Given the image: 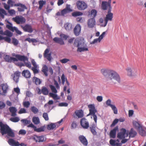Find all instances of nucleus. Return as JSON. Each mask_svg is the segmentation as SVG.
<instances>
[{
  "instance_id": "15",
  "label": "nucleus",
  "mask_w": 146,
  "mask_h": 146,
  "mask_svg": "<svg viewBox=\"0 0 146 146\" xmlns=\"http://www.w3.org/2000/svg\"><path fill=\"white\" fill-rule=\"evenodd\" d=\"M132 123L133 127L137 130L143 126L140 122L138 120H133Z\"/></svg>"
},
{
  "instance_id": "57",
  "label": "nucleus",
  "mask_w": 146,
  "mask_h": 146,
  "mask_svg": "<svg viewBox=\"0 0 146 146\" xmlns=\"http://www.w3.org/2000/svg\"><path fill=\"white\" fill-rule=\"evenodd\" d=\"M42 117L45 120L48 121V120L49 118L48 114L46 113H44L43 114Z\"/></svg>"
},
{
  "instance_id": "6",
  "label": "nucleus",
  "mask_w": 146,
  "mask_h": 146,
  "mask_svg": "<svg viewBox=\"0 0 146 146\" xmlns=\"http://www.w3.org/2000/svg\"><path fill=\"white\" fill-rule=\"evenodd\" d=\"M111 11H108V14L106 15V17L104 18V24L102 25L103 27H105L106 26L108 21H112L113 14L111 12Z\"/></svg>"
},
{
  "instance_id": "25",
  "label": "nucleus",
  "mask_w": 146,
  "mask_h": 146,
  "mask_svg": "<svg viewBox=\"0 0 146 146\" xmlns=\"http://www.w3.org/2000/svg\"><path fill=\"white\" fill-rule=\"evenodd\" d=\"M0 86L2 88L3 91L2 94L3 95H5L7 92V91L8 89V86L6 83L2 84L0 85Z\"/></svg>"
},
{
  "instance_id": "35",
  "label": "nucleus",
  "mask_w": 146,
  "mask_h": 146,
  "mask_svg": "<svg viewBox=\"0 0 146 146\" xmlns=\"http://www.w3.org/2000/svg\"><path fill=\"white\" fill-rule=\"evenodd\" d=\"M32 121L36 125L38 124L40 122L39 118L37 117H33V118Z\"/></svg>"
},
{
  "instance_id": "56",
  "label": "nucleus",
  "mask_w": 146,
  "mask_h": 146,
  "mask_svg": "<svg viewBox=\"0 0 146 146\" xmlns=\"http://www.w3.org/2000/svg\"><path fill=\"white\" fill-rule=\"evenodd\" d=\"M106 104L107 105L110 107H111L113 104H111V101L110 99L108 100L106 102Z\"/></svg>"
},
{
  "instance_id": "41",
  "label": "nucleus",
  "mask_w": 146,
  "mask_h": 146,
  "mask_svg": "<svg viewBox=\"0 0 146 146\" xmlns=\"http://www.w3.org/2000/svg\"><path fill=\"white\" fill-rule=\"evenodd\" d=\"M4 39L5 41L8 42L9 43L10 42L11 39L10 37L6 36L3 37L1 35H0V40Z\"/></svg>"
},
{
  "instance_id": "33",
  "label": "nucleus",
  "mask_w": 146,
  "mask_h": 146,
  "mask_svg": "<svg viewBox=\"0 0 146 146\" xmlns=\"http://www.w3.org/2000/svg\"><path fill=\"white\" fill-rule=\"evenodd\" d=\"M56 94V93H49V95L54 100H58L60 99V98L59 96H58Z\"/></svg>"
},
{
  "instance_id": "11",
  "label": "nucleus",
  "mask_w": 146,
  "mask_h": 146,
  "mask_svg": "<svg viewBox=\"0 0 146 146\" xmlns=\"http://www.w3.org/2000/svg\"><path fill=\"white\" fill-rule=\"evenodd\" d=\"M33 139L36 142H42L45 141L46 140V137L45 136L41 135L38 136L35 135L33 137Z\"/></svg>"
},
{
  "instance_id": "5",
  "label": "nucleus",
  "mask_w": 146,
  "mask_h": 146,
  "mask_svg": "<svg viewBox=\"0 0 146 146\" xmlns=\"http://www.w3.org/2000/svg\"><path fill=\"white\" fill-rule=\"evenodd\" d=\"M12 55L13 56L17 57L18 59V60L23 61L25 65L27 67L29 68H31V64L30 62H28V59L26 56L16 54L14 53H12Z\"/></svg>"
},
{
  "instance_id": "32",
  "label": "nucleus",
  "mask_w": 146,
  "mask_h": 146,
  "mask_svg": "<svg viewBox=\"0 0 146 146\" xmlns=\"http://www.w3.org/2000/svg\"><path fill=\"white\" fill-rule=\"evenodd\" d=\"M22 75L27 78H29L31 77V74L30 72L27 70H25L22 72Z\"/></svg>"
},
{
  "instance_id": "17",
  "label": "nucleus",
  "mask_w": 146,
  "mask_h": 146,
  "mask_svg": "<svg viewBox=\"0 0 146 146\" xmlns=\"http://www.w3.org/2000/svg\"><path fill=\"white\" fill-rule=\"evenodd\" d=\"M22 27L23 30L29 33H31L33 31V29L31 25L26 24L24 26H22Z\"/></svg>"
},
{
  "instance_id": "38",
  "label": "nucleus",
  "mask_w": 146,
  "mask_h": 146,
  "mask_svg": "<svg viewBox=\"0 0 146 146\" xmlns=\"http://www.w3.org/2000/svg\"><path fill=\"white\" fill-rule=\"evenodd\" d=\"M6 15V13L5 11L3 9H0V18H3L4 15Z\"/></svg>"
},
{
  "instance_id": "9",
  "label": "nucleus",
  "mask_w": 146,
  "mask_h": 146,
  "mask_svg": "<svg viewBox=\"0 0 146 146\" xmlns=\"http://www.w3.org/2000/svg\"><path fill=\"white\" fill-rule=\"evenodd\" d=\"M76 4L78 9L80 10H84L87 7L86 4L83 1H78Z\"/></svg>"
},
{
  "instance_id": "42",
  "label": "nucleus",
  "mask_w": 146,
  "mask_h": 146,
  "mask_svg": "<svg viewBox=\"0 0 146 146\" xmlns=\"http://www.w3.org/2000/svg\"><path fill=\"white\" fill-rule=\"evenodd\" d=\"M48 70V67L45 65H44L42 68V71L43 72H44L45 75L47 76L48 75V74L47 73V72Z\"/></svg>"
},
{
  "instance_id": "1",
  "label": "nucleus",
  "mask_w": 146,
  "mask_h": 146,
  "mask_svg": "<svg viewBox=\"0 0 146 146\" xmlns=\"http://www.w3.org/2000/svg\"><path fill=\"white\" fill-rule=\"evenodd\" d=\"M101 72L108 83L115 84L116 82H120V76L115 71L108 69H102L101 70Z\"/></svg>"
},
{
  "instance_id": "7",
  "label": "nucleus",
  "mask_w": 146,
  "mask_h": 146,
  "mask_svg": "<svg viewBox=\"0 0 146 146\" xmlns=\"http://www.w3.org/2000/svg\"><path fill=\"white\" fill-rule=\"evenodd\" d=\"M128 136V131H126L125 129L122 128L121 130V132L119 133L117 135L118 138L122 139L127 137Z\"/></svg>"
},
{
  "instance_id": "40",
  "label": "nucleus",
  "mask_w": 146,
  "mask_h": 146,
  "mask_svg": "<svg viewBox=\"0 0 146 146\" xmlns=\"http://www.w3.org/2000/svg\"><path fill=\"white\" fill-rule=\"evenodd\" d=\"M97 11L95 9H92L90 11V15L93 17V18H94L97 15Z\"/></svg>"
},
{
  "instance_id": "29",
  "label": "nucleus",
  "mask_w": 146,
  "mask_h": 146,
  "mask_svg": "<svg viewBox=\"0 0 146 146\" xmlns=\"http://www.w3.org/2000/svg\"><path fill=\"white\" fill-rule=\"evenodd\" d=\"M118 129V127H116L110 131V136L111 137L114 138L115 137L116 131Z\"/></svg>"
},
{
  "instance_id": "31",
  "label": "nucleus",
  "mask_w": 146,
  "mask_h": 146,
  "mask_svg": "<svg viewBox=\"0 0 146 146\" xmlns=\"http://www.w3.org/2000/svg\"><path fill=\"white\" fill-rule=\"evenodd\" d=\"M53 40L55 42L58 43L61 45H63L64 44V42L61 38L55 37L53 38Z\"/></svg>"
},
{
  "instance_id": "16",
  "label": "nucleus",
  "mask_w": 146,
  "mask_h": 146,
  "mask_svg": "<svg viewBox=\"0 0 146 146\" xmlns=\"http://www.w3.org/2000/svg\"><path fill=\"white\" fill-rule=\"evenodd\" d=\"M82 126L84 128L87 129L89 127V124L87 120L85 118H82L80 121Z\"/></svg>"
},
{
  "instance_id": "61",
  "label": "nucleus",
  "mask_w": 146,
  "mask_h": 146,
  "mask_svg": "<svg viewBox=\"0 0 146 146\" xmlns=\"http://www.w3.org/2000/svg\"><path fill=\"white\" fill-rule=\"evenodd\" d=\"M60 36L61 38H62L64 40H66L68 38V36L63 34H61L60 35Z\"/></svg>"
},
{
  "instance_id": "21",
  "label": "nucleus",
  "mask_w": 146,
  "mask_h": 146,
  "mask_svg": "<svg viewBox=\"0 0 146 146\" xmlns=\"http://www.w3.org/2000/svg\"><path fill=\"white\" fill-rule=\"evenodd\" d=\"M20 72L18 71L16 72L12 75L13 80L17 83L19 81V79L20 75Z\"/></svg>"
},
{
  "instance_id": "34",
  "label": "nucleus",
  "mask_w": 146,
  "mask_h": 146,
  "mask_svg": "<svg viewBox=\"0 0 146 146\" xmlns=\"http://www.w3.org/2000/svg\"><path fill=\"white\" fill-rule=\"evenodd\" d=\"M64 27L66 30L69 31L72 29V25L70 23H66L65 24Z\"/></svg>"
},
{
  "instance_id": "59",
  "label": "nucleus",
  "mask_w": 146,
  "mask_h": 146,
  "mask_svg": "<svg viewBox=\"0 0 146 146\" xmlns=\"http://www.w3.org/2000/svg\"><path fill=\"white\" fill-rule=\"evenodd\" d=\"M14 2L12 0H8L7 3L10 6L13 7L14 6Z\"/></svg>"
},
{
  "instance_id": "58",
  "label": "nucleus",
  "mask_w": 146,
  "mask_h": 146,
  "mask_svg": "<svg viewBox=\"0 0 146 146\" xmlns=\"http://www.w3.org/2000/svg\"><path fill=\"white\" fill-rule=\"evenodd\" d=\"M23 105L25 107L28 108L30 105V103L28 101L24 102L23 103Z\"/></svg>"
},
{
  "instance_id": "24",
  "label": "nucleus",
  "mask_w": 146,
  "mask_h": 146,
  "mask_svg": "<svg viewBox=\"0 0 146 146\" xmlns=\"http://www.w3.org/2000/svg\"><path fill=\"white\" fill-rule=\"evenodd\" d=\"M137 132L133 128L131 129L128 132V135L129 138H133L135 137L137 135Z\"/></svg>"
},
{
  "instance_id": "43",
  "label": "nucleus",
  "mask_w": 146,
  "mask_h": 146,
  "mask_svg": "<svg viewBox=\"0 0 146 146\" xmlns=\"http://www.w3.org/2000/svg\"><path fill=\"white\" fill-rule=\"evenodd\" d=\"M38 3L39 5V9H42L43 5L46 4V1H45L40 0L39 1Z\"/></svg>"
},
{
  "instance_id": "64",
  "label": "nucleus",
  "mask_w": 146,
  "mask_h": 146,
  "mask_svg": "<svg viewBox=\"0 0 146 146\" xmlns=\"http://www.w3.org/2000/svg\"><path fill=\"white\" fill-rule=\"evenodd\" d=\"M76 20L77 21L80 22L81 23H82L84 21V18L81 17H78L76 18Z\"/></svg>"
},
{
  "instance_id": "51",
  "label": "nucleus",
  "mask_w": 146,
  "mask_h": 146,
  "mask_svg": "<svg viewBox=\"0 0 146 146\" xmlns=\"http://www.w3.org/2000/svg\"><path fill=\"white\" fill-rule=\"evenodd\" d=\"M70 84L69 82H68V81L66 80V84L64 87L63 90L64 91H66L67 88H70Z\"/></svg>"
},
{
  "instance_id": "2",
  "label": "nucleus",
  "mask_w": 146,
  "mask_h": 146,
  "mask_svg": "<svg viewBox=\"0 0 146 146\" xmlns=\"http://www.w3.org/2000/svg\"><path fill=\"white\" fill-rule=\"evenodd\" d=\"M74 44L78 48L77 51L78 52H81L88 50V47L84 39H76L74 41Z\"/></svg>"
},
{
  "instance_id": "62",
  "label": "nucleus",
  "mask_w": 146,
  "mask_h": 146,
  "mask_svg": "<svg viewBox=\"0 0 146 146\" xmlns=\"http://www.w3.org/2000/svg\"><path fill=\"white\" fill-rule=\"evenodd\" d=\"M53 103V101L52 100H49L47 104H46L44 105V107L45 108H46L47 107H49V105L52 104Z\"/></svg>"
},
{
  "instance_id": "50",
  "label": "nucleus",
  "mask_w": 146,
  "mask_h": 146,
  "mask_svg": "<svg viewBox=\"0 0 146 146\" xmlns=\"http://www.w3.org/2000/svg\"><path fill=\"white\" fill-rule=\"evenodd\" d=\"M11 121L14 122H18L20 120L19 118L18 117H11L10 119Z\"/></svg>"
},
{
  "instance_id": "44",
  "label": "nucleus",
  "mask_w": 146,
  "mask_h": 146,
  "mask_svg": "<svg viewBox=\"0 0 146 146\" xmlns=\"http://www.w3.org/2000/svg\"><path fill=\"white\" fill-rule=\"evenodd\" d=\"M42 92L44 95H47L48 93V89L45 87H43L42 89Z\"/></svg>"
},
{
  "instance_id": "3",
  "label": "nucleus",
  "mask_w": 146,
  "mask_h": 146,
  "mask_svg": "<svg viewBox=\"0 0 146 146\" xmlns=\"http://www.w3.org/2000/svg\"><path fill=\"white\" fill-rule=\"evenodd\" d=\"M88 107L89 108L90 112L89 115H92L91 118H93L95 123V124H92V125H90V128H95L97 122V116L95 113L97 112V110L96 109L95 105L94 104H89L88 105Z\"/></svg>"
},
{
  "instance_id": "55",
  "label": "nucleus",
  "mask_w": 146,
  "mask_h": 146,
  "mask_svg": "<svg viewBox=\"0 0 146 146\" xmlns=\"http://www.w3.org/2000/svg\"><path fill=\"white\" fill-rule=\"evenodd\" d=\"M60 62L62 63L65 64L68 62L70 61V60L68 59L64 58L60 60Z\"/></svg>"
},
{
  "instance_id": "49",
  "label": "nucleus",
  "mask_w": 146,
  "mask_h": 146,
  "mask_svg": "<svg viewBox=\"0 0 146 146\" xmlns=\"http://www.w3.org/2000/svg\"><path fill=\"white\" fill-rule=\"evenodd\" d=\"M61 78L62 80V82L63 85L64 84L65 81L66 82V80L68 81L67 78L65 77L64 74H63L62 75Z\"/></svg>"
},
{
  "instance_id": "37",
  "label": "nucleus",
  "mask_w": 146,
  "mask_h": 146,
  "mask_svg": "<svg viewBox=\"0 0 146 146\" xmlns=\"http://www.w3.org/2000/svg\"><path fill=\"white\" fill-rule=\"evenodd\" d=\"M83 13L80 11H76L72 13V16L74 17H77L83 15Z\"/></svg>"
},
{
  "instance_id": "47",
  "label": "nucleus",
  "mask_w": 146,
  "mask_h": 146,
  "mask_svg": "<svg viewBox=\"0 0 146 146\" xmlns=\"http://www.w3.org/2000/svg\"><path fill=\"white\" fill-rule=\"evenodd\" d=\"M101 41V40L99 38L94 39L93 40L90 42L91 44H94L98 42H100Z\"/></svg>"
},
{
  "instance_id": "14",
  "label": "nucleus",
  "mask_w": 146,
  "mask_h": 146,
  "mask_svg": "<svg viewBox=\"0 0 146 146\" xmlns=\"http://www.w3.org/2000/svg\"><path fill=\"white\" fill-rule=\"evenodd\" d=\"M44 56L49 61H50L52 59V57L51 56V52H49V49L48 48L46 49L45 50Z\"/></svg>"
},
{
  "instance_id": "22",
  "label": "nucleus",
  "mask_w": 146,
  "mask_h": 146,
  "mask_svg": "<svg viewBox=\"0 0 146 146\" xmlns=\"http://www.w3.org/2000/svg\"><path fill=\"white\" fill-rule=\"evenodd\" d=\"M81 30V27L79 24H77L74 29V33L76 36H78L80 34Z\"/></svg>"
},
{
  "instance_id": "26",
  "label": "nucleus",
  "mask_w": 146,
  "mask_h": 146,
  "mask_svg": "<svg viewBox=\"0 0 146 146\" xmlns=\"http://www.w3.org/2000/svg\"><path fill=\"white\" fill-rule=\"evenodd\" d=\"M140 135L142 136H145L146 135V131L145 129L143 126L137 130Z\"/></svg>"
},
{
  "instance_id": "18",
  "label": "nucleus",
  "mask_w": 146,
  "mask_h": 146,
  "mask_svg": "<svg viewBox=\"0 0 146 146\" xmlns=\"http://www.w3.org/2000/svg\"><path fill=\"white\" fill-rule=\"evenodd\" d=\"M14 6L19 7L18 8V11L20 12L24 11L25 9H27V8L24 5L20 3H18L14 5Z\"/></svg>"
},
{
  "instance_id": "63",
  "label": "nucleus",
  "mask_w": 146,
  "mask_h": 146,
  "mask_svg": "<svg viewBox=\"0 0 146 146\" xmlns=\"http://www.w3.org/2000/svg\"><path fill=\"white\" fill-rule=\"evenodd\" d=\"M106 31L103 32L102 34L99 37V38L100 39L101 41L105 36L106 34Z\"/></svg>"
},
{
  "instance_id": "13",
  "label": "nucleus",
  "mask_w": 146,
  "mask_h": 146,
  "mask_svg": "<svg viewBox=\"0 0 146 146\" xmlns=\"http://www.w3.org/2000/svg\"><path fill=\"white\" fill-rule=\"evenodd\" d=\"M96 25V22L94 18H90L88 20L87 25L89 28H93Z\"/></svg>"
},
{
  "instance_id": "4",
  "label": "nucleus",
  "mask_w": 146,
  "mask_h": 146,
  "mask_svg": "<svg viewBox=\"0 0 146 146\" xmlns=\"http://www.w3.org/2000/svg\"><path fill=\"white\" fill-rule=\"evenodd\" d=\"M1 132L2 135L7 134L8 136L12 137L15 136L13 131L7 125L3 124L2 122H0Z\"/></svg>"
},
{
  "instance_id": "30",
  "label": "nucleus",
  "mask_w": 146,
  "mask_h": 146,
  "mask_svg": "<svg viewBox=\"0 0 146 146\" xmlns=\"http://www.w3.org/2000/svg\"><path fill=\"white\" fill-rule=\"evenodd\" d=\"M126 70L127 75L129 76H132L133 73L135 69L133 68L128 67L126 68Z\"/></svg>"
},
{
  "instance_id": "46",
  "label": "nucleus",
  "mask_w": 146,
  "mask_h": 146,
  "mask_svg": "<svg viewBox=\"0 0 146 146\" xmlns=\"http://www.w3.org/2000/svg\"><path fill=\"white\" fill-rule=\"evenodd\" d=\"M49 87L51 89V90L53 92L52 93H56L57 92V91L56 90V88L54 86L52 85H50Z\"/></svg>"
},
{
  "instance_id": "48",
  "label": "nucleus",
  "mask_w": 146,
  "mask_h": 146,
  "mask_svg": "<svg viewBox=\"0 0 146 146\" xmlns=\"http://www.w3.org/2000/svg\"><path fill=\"white\" fill-rule=\"evenodd\" d=\"M31 110L32 112L35 114L37 113L38 111V109L35 106H32L31 108Z\"/></svg>"
},
{
  "instance_id": "20",
  "label": "nucleus",
  "mask_w": 146,
  "mask_h": 146,
  "mask_svg": "<svg viewBox=\"0 0 146 146\" xmlns=\"http://www.w3.org/2000/svg\"><path fill=\"white\" fill-rule=\"evenodd\" d=\"M57 123H50L46 125L47 129L49 130L55 129L57 128Z\"/></svg>"
},
{
  "instance_id": "54",
  "label": "nucleus",
  "mask_w": 146,
  "mask_h": 146,
  "mask_svg": "<svg viewBox=\"0 0 146 146\" xmlns=\"http://www.w3.org/2000/svg\"><path fill=\"white\" fill-rule=\"evenodd\" d=\"M21 121L22 122L26 125L29 124L31 122V121L30 120H27L26 119H22Z\"/></svg>"
},
{
  "instance_id": "39",
  "label": "nucleus",
  "mask_w": 146,
  "mask_h": 146,
  "mask_svg": "<svg viewBox=\"0 0 146 146\" xmlns=\"http://www.w3.org/2000/svg\"><path fill=\"white\" fill-rule=\"evenodd\" d=\"M33 81L36 85L40 84L41 82L39 79L35 77H33Z\"/></svg>"
},
{
  "instance_id": "53",
  "label": "nucleus",
  "mask_w": 146,
  "mask_h": 146,
  "mask_svg": "<svg viewBox=\"0 0 146 146\" xmlns=\"http://www.w3.org/2000/svg\"><path fill=\"white\" fill-rule=\"evenodd\" d=\"M111 108L115 114H117V110L115 105H113Z\"/></svg>"
},
{
  "instance_id": "23",
  "label": "nucleus",
  "mask_w": 146,
  "mask_h": 146,
  "mask_svg": "<svg viewBox=\"0 0 146 146\" xmlns=\"http://www.w3.org/2000/svg\"><path fill=\"white\" fill-rule=\"evenodd\" d=\"M15 58L10 57L9 55H6L4 57L6 61L9 62H11L12 61H17L18 59L15 57Z\"/></svg>"
},
{
  "instance_id": "60",
  "label": "nucleus",
  "mask_w": 146,
  "mask_h": 146,
  "mask_svg": "<svg viewBox=\"0 0 146 146\" xmlns=\"http://www.w3.org/2000/svg\"><path fill=\"white\" fill-rule=\"evenodd\" d=\"M68 104L67 103L62 102L59 103L58 104V106L60 107H67L68 106Z\"/></svg>"
},
{
  "instance_id": "19",
  "label": "nucleus",
  "mask_w": 146,
  "mask_h": 146,
  "mask_svg": "<svg viewBox=\"0 0 146 146\" xmlns=\"http://www.w3.org/2000/svg\"><path fill=\"white\" fill-rule=\"evenodd\" d=\"M8 144L11 146H19L20 144L19 142L13 139H9L8 141Z\"/></svg>"
},
{
  "instance_id": "45",
  "label": "nucleus",
  "mask_w": 146,
  "mask_h": 146,
  "mask_svg": "<svg viewBox=\"0 0 146 146\" xmlns=\"http://www.w3.org/2000/svg\"><path fill=\"white\" fill-rule=\"evenodd\" d=\"M9 24H7L6 25V27L10 30L12 31H14V27H13L12 24L10 22H8Z\"/></svg>"
},
{
  "instance_id": "36",
  "label": "nucleus",
  "mask_w": 146,
  "mask_h": 146,
  "mask_svg": "<svg viewBox=\"0 0 146 146\" xmlns=\"http://www.w3.org/2000/svg\"><path fill=\"white\" fill-rule=\"evenodd\" d=\"M45 129V127L44 126L38 128H37L36 127L34 129V131L38 132H40L44 131Z\"/></svg>"
},
{
  "instance_id": "12",
  "label": "nucleus",
  "mask_w": 146,
  "mask_h": 146,
  "mask_svg": "<svg viewBox=\"0 0 146 146\" xmlns=\"http://www.w3.org/2000/svg\"><path fill=\"white\" fill-rule=\"evenodd\" d=\"M84 116V112L82 110H77L73 115V116L75 118H81Z\"/></svg>"
},
{
  "instance_id": "10",
  "label": "nucleus",
  "mask_w": 146,
  "mask_h": 146,
  "mask_svg": "<svg viewBox=\"0 0 146 146\" xmlns=\"http://www.w3.org/2000/svg\"><path fill=\"white\" fill-rule=\"evenodd\" d=\"M12 19L18 24H23L25 22V19L21 16H17L13 18Z\"/></svg>"
},
{
  "instance_id": "27",
  "label": "nucleus",
  "mask_w": 146,
  "mask_h": 146,
  "mask_svg": "<svg viewBox=\"0 0 146 146\" xmlns=\"http://www.w3.org/2000/svg\"><path fill=\"white\" fill-rule=\"evenodd\" d=\"M79 139L81 142L84 145H87L88 142L85 137L83 135H80L79 137Z\"/></svg>"
},
{
  "instance_id": "52",
  "label": "nucleus",
  "mask_w": 146,
  "mask_h": 146,
  "mask_svg": "<svg viewBox=\"0 0 146 146\" xmlns=\"http://www.w3.org/2000/svg\"><path fill=\"white\" fill-rule=\"evenodd\" d=\"M4 35H5L10 37L12 36V33L10 31L7 30L4 32Z\"/></svg>"
},
{
  "instance_id": "28",
  "label": "nucleus",
  "mask_w": 146,
  "mask_h": 146,
  "mask_svg": "<svg viewBox=\"0 0 146 146\" xmlns=\"http://www.w3.org/2000/svg\"><path fill=\"white\" fill-rule=\"evenodd\" d=\"M9 110L11 113V116H15L16 115V112L17 110L15 108L13 107H10L9 108Z\"/></svg>"
},
{
  "instance_id": "8",
  "label": "nucleus",
  "mask_w": 146,
  "mask_h": 146,
  "mask_svg": "<svg viewBox=\"0 0 146 146\" xmlns=\"http://www.w3.org/2000/svg\"><path fill=\"white\" fill-rule=\"evenodd\" d=\"M101 8L104 10L108 9V11H111L112 8L111 4L108 3L107 1H103L101 4Z\"/></svg>"
}]
</instances>
